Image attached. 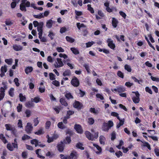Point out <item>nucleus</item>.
I'll list each match as a JSON object with an SVG mask.
<instances>
[{"instance_id": "52", "label": "nucleus", "mask_w": 159, "mask_h": 159, "mask_svg": "<svg viewBox=\"0 0 159 159\" xmlns=\"http://www.w3.org/2000/svg\"><path fill=\"white\" fill-rule=\"evenodd\" d=\"M52 84L53 85L57 87L59 86L60 85L59 82L56 80L53 81L52 82Z\"/></svg>"}, {"instance_id": "16", "label": "nucleus", "mask_w": 159, "mask_h": 159, "mask_svg": "<svg viewBox=\"0 0 159 159\" xmlns=\"http://www.w3.org/2000/svg\"><path fill=\"white\" fill-rule=\"evenodd\" d=\"M13 49L16 51H21L23 49V48L22 46L17 45V44H14L13 46Z\"/></svg>"}, {"instance_id": "40", "label": "nucleus", "mask_w": 159, "mask_h": 159, "mask_svg": "<svg viewBox=\"0 0 159 159\" xmlns=\"http://www.w3.org/2000/svg\"><path fill=\"white\" fill-rule=\"evenodd\" d=\"M25 106L27 107H30L33 106V104L32 102H28L25 103Z\"/></svg>"}, {"instance_id": "29", "label": "nucleus", "mask_w": 159, "mask_h": 159, "mask_svg": "<svg viewBox=\"0 0 159 159\" xmlns=\"http://www.w3.org/2000/svg\"><path fill=\"white\" fill-rule=\"evenodd\" d=\"M41 151V150L40 149H37L36 151V153L38 157L42 159H43L44 158V157L41 155L40 154Z\"/></svg>"}, {"instance_id": "58", "label": "nucleus", "mask_w": 159, "mask_h": 159, "mask_svg": "<svg viewBox=\"0 0 159 159\" xmlns=\"http://www.w3.org/2000/svg\"><path fill=\"white\" fill-rule=\"evenodd\" d=\"M34 126H36L39 123V121L38 118H36L34 120Z\"/></svg>"}, {"instance_id": "49", "label": "nucleus", "mask_w": 159, "mask_h": 159, "mask_svg": "<svg viewBox=\"0 0 159 159\" xmlns=\"http://www.w3.org/2000/svg\"><path fill=\"white\" fill-rule=\"evenodd\" d=\"M111 115L112 116L116 117L118 120H120L119 117L118 116L119 115L117 113L115 112H112L111 113Z\"/></svg>"}, {"instance_id": "53", "label": "nucleus", "mask_w": 159, "mask_h": 159, "mask_svg": "<svg viewBox=\"0 0 159 159\" xmlns=\"http://www.w3.org/2000/svg\"><path fill=\"white\" fill-rule=\"evenodd\" d=\"M94 43V42L93 41L88 42V43H86V47L87 48L90 47L92 45H93Z\"/></svg>"}, {"instance_id": "50", "label": "nucleus", "mask_w": 159, "mask_h": 159, "mask_svg": "<svg viewBox=\"0 0 159 159\" xmlns=\"http://www.w3.org/2000/svg\"><path fill=\"white\" fill-rule=\"evenodd\" d=\"M48 35V36L51 39H53V37L54 35V34L52 31H50Z\"/></svg>"}, {"instance_id": "47", "label": "nucleus", "mask_w": 159, "mask_h": 159, "mask_svg": "<svg viewBox=\"0 0 159 159\" xmlns=\"http://www.w3.org/2000/svg\"><path fill=\"white\" fill-rule=\"evenodd\" d=\"M34 17L40 19L42 18L44 16L42 13H40L37 15H34Z\"/></svg>"}, {"instance_id": "37", "label": "nucleus", "mask_w": 159, "mask_h": 159, "mask_svg": "<svg viewBox=\"0 0 159 159\" xmlns=\"http://www.w3.org/2000/svg\"><path fill=\"white\" fill-rule=\"evenodd\" d=\"M63 75L64 76H69L70 75V71L69 70H67L63 73Z\"/></svg>"}, {"instance_id": "22", "label": "nucleus", "mask_w": 159, "mask_h": 159, "mask_svg": "<svg viewBox=\"0 0 159 159\" xmlns=\"http://www.w3.org/2000/svg\"><path fill=\"white\" fill-rule=\"evenodd\" d=\"M53 24V21L51 20H48L46 23V26L49 28H51Z\"/></svg>"}, {"instance_id": "10", "label": "nucleus", "mask_w": 159, "mask_h": 159, "mask_svg": "<svg viewBox=\"0 0 159 159\" xmlns=\"http://www.w3.org/2000/svg\"><path fill=\"white\" fill-rule=\"evenodd\" d=\"M7 71V66L6 65H4L2 66L1 69V73L0 74V76L1 77H3L5 75V73Z\"/></svg>"}, {"instance_id": "32", "label": "nucleus", "mask_w": 159, "mask_h": 159, "mask_svg": "<svg viewBox=\"0 0 159 159\" xmlns=\"http://www.w3.org/2000/svg\"><path fill=\"white\" fill-rule=\"evenodd\" d=\"M31 143L32 144H34L35 147L38 146L39 141L36 139H34L31 141Z\"/></svg>"}, {"instance_id": "1", "label": "nucleus", "mask_w": 159, "mask_h": 159, "mask_svg": "<svg viewBox=\"0 0 159 159\" xmlns=\"http://www.w3.org/2000/svg\"><path fill=\"white\" fill-rule=\"evenodd\" d=\"M34 26L35 27H37V31L38 32L39 37L41 42H47V39L44 37H42L43 32V23L40 22H39L37 21H34L33 22Z\"/></svg>"}, {"instance_id": "24", "label": "nucleus", "mask_w": 159, "mask_h": 159, "mask_svg": "<svg viewBox=\"0 0 159 159\" xmlns=\"http://www.w3.org/2000/svg\"><path fill=\"white\" fill-rule=\"evenodd\" d=\"M13 22L14 21L13 20L10 19H8L6 20L5 23L6 25H11L13 24Z\"/></svg>"}, {"instance_id": "60", "label": "nucleus", "mask_w": 159, "mask_h": 159, "mask_svg": "<svg viewBox=\"0 0 159 159\" xmlns=\"http://www.w3.org/2000/svg\"><path fill=\"white\" fill-rule=\"evenodd\" d=\"M17 125L18 127L20 128H23L21 120H18Z\"/></svg>"}, {"instance_id": "9", "label": "nucleus", "mask_w": 159, "mask_h": 159, "mask_svg": "<svg viewBox=\"0 0 159 159\" xmlns=\"http://www.w3.org/2000/svg\"><path fill=\"white\" fill-rule=\"evenodd\" d=\"M7 87L6 86H4V88L1 87L0 89V101L5 96V90L7 89Z\"/></svg>"}, {"instance_id": "36", "label": "nucleus", "mask_w": 159, "mask_h": 159, "mask_svg": "<svg viewBox=\"0 0 159 159\" xmlns=\"http://www.w3.org/2000/svg\"><path fill=\"white\" fill-rule=\"evenodd\" d=\"M66 39L67 41L70 43H73L75 41L74 39L68 36L66 37Z\"/></svg>"}, {"instance_id": "56", "label": "nucleus", "mask_w": 159, "mask_h": 159, "mask_svg": "<svg viewBox=\"0 0 159 159\" xmlns=\"http://www.w3.org/2000/svg\"><path fill=\"white\" fill-rule=\"evenodd\" d=\"M57 50L59 52H64V50L61 47H57L56 48Z\"/></svg>"}, {"instance_id": "48", "label": "nucleus", "mask_w": 159, "mask_h": 159, "mask_svg": "<svg viewBox=\"0 0 159 159\" xmlns=\"http://www.w3.org/2000/svg\"><path fill=\"white\" fill-rule=\"evenodd\" d=\"M25 113L26 115V116L27 117H29L31 115V111L29 110H26Z\"/></svg>"}, {"instance_id": "5", "label": "nucleus", "mask_w": 159, "mask_h": 159, "mask_svg": "<svg viewBox=\"0 0 159 159\" xmlns=\"http://www.w3.org/2000/svg\"><path fill=\"white\" fill-rule=\"evenodd\" d=\"M132 93H134L135 95V96L133 97L132 98L133 102L135 103H139L140 101L139 98L140 95L139 92L138 91L135 92H132Z\"/></svg>"}, {"instance_id": "25", "label": "nucleus", "mask_w": 159, "mask_h": 159, "mask_svg": "<svg viewBox=\"0 0 159 159\" xmlns=\"http://www.w3.org/2000/svg\"><path fill=\"white\" fill-rule=\"evenodd\" d=\"M120 120V122L118 123L116 125V128H119L121 126L123 125L125 120L124 119L121 120L120 118V120Z\"/></svg>"}, {"instance_id": "7", "label": "nucleus", "mask_w": 159, "mask_h": 159, "mask_svg": "<svg viewBox=\"0 0 159 159\" xmlns=\"http://www.w3.org/2000/svg\"><path fill=\"white\" fill-rule=\"evenodd\" d=\"M33 127L32 124L29 122L27 123L25 126V131L27 133H30L32 130Z\"/></svg>"}, {"instance_id": "31", "label": "nucleus", "mask_w": 159, "mask_h": 159, "mask_svg": "<svg viewBox=\"0 0 159 159\" xmlns=\"http://www.w3.org/2000/svg\"><path fill=\"white\" fill-rule=\"evenodd\" d=\"M0 139L2 140L4 143H7V140L6 139L3 134H0Z\"/></svg>"}, {"instance_id": "61", "label": "nucleus", "mask_w": 159, "mask_h": 159, "mask_svg": "<svg viewBox=\"0 0 159 159\" xmlns=\"http://www.w3.org/2000/svg\"><path fill=\"white\" fill-rule=\"evenodd\" d=\"M60 157L61 159H68V156L67 155L62 154L60 155Z\"/></svg>"}, {"instance_id": "15", "label": "nucleus", "mask_w": 159, "mask_h": 159, "mask_svg": "<svg viewBox=\"0 0 159 159\" xmlns=\"http://www.w3.org/2000/svg\"><path fill=\"white\" fill-rule=\"evenodd\" d=\"M5 127L7 130L11 131L14 134V127L13 126L9 124H7L5 125Z\"/></svg>"}, {"instance_id": "21", "label": "nucleus", "mask_w": 159, "mask_h": 159, "mask_svg": "<svg viewBox=\"0 0 159 159\" xmlns=\"http://www.w3.org/2000/svg\"><path fill=\"white\" fill-rule=\"evenodd\" d=\"M70 50L75 55H77L79 54V51L78 49L74 47L71 48H70Z\"/></svg>"}, {"instance_id": "27", "label": "nucleus", "mask_w": 159, "mask_h": 159, "mask_svg": "<svg viewBox=\"0 0 159 159\" xmlns=\"http://www.w3.org/2000/svg\"><path fill=\"white\" fill-rule=\"evenodd\" d=\"M71 141L70 138V137H67L64 140L63 142L64 143L69 144L70 143Z\"/></svg>"}, {"instance_id": "34", "label": "nucleus", "mask_w": 159, "mask_h": 159, "mask_svg": "<svg viewBox=\"0 0 159 159\" xmlns=\"http://www.w3.org/2000/svg\"><path fill=\"white\" fill-rule=\"evenodd\" d=\"M57 126L59 128L61 129H63L65 128V126L62 122L58 123L57 124Z\"/></svg>"}, {"instance_id": "44", "label": "nucleus", "mask_w": 159, "mask_h": 159, "mask_svg": "<svg viewBox=\"0 0 159 159\" xmlns=\"http://www.w3.org/2000/svg\"><path fill=\"white\" fill-rule=\"evenodd\" d=\"M125 69L129 72H130L132 70L130 66L129 65L126 64L125 66Z\"/></svg>"}, {"instance_id": "8", "label": "nucleus", "mask_w": 159, "mask_h": 159, "mask_svg": "<svg viewBox=\"0 0 159 159\" xmlns=\"http://www.w3.org/2000/svg\"><path fill=\"white\" fill-rule=\"evenodd\" d=\"M78 157V154L75 151H73L70 155L68 156V159H77Z\"/></svg>"}, {"instance_id": "13", "label": "nucleus", "mask_w": 159, "mask_h": 159, "mask_svg": "<svg viewBox=\"0 0 159 159\" xmlns=\"http://www.w3.org/2000/svg\"><path fill=\"white\" fill-rule=\"evenodd\" d=\"M108 43V46L111 49H114L115 47V45L113 43V41L110 39H108L107 41Z\"/></svg>"}, {"instance_id": "17", "label": "nucleus", "mask_w": 159, "mask_h": 159, "mask_svg": "<svg viewBox=\"0 0 159 159\" xmlns=\"http://www.w3.org/2000/svg\"><path fill=\"white\" fill-rule=\"evenodd\" d=\"M85 134L86 137L90 140H93L94 139V138L92 136L91 133L88 131H86L85 132Z\"/></svg>"}, {"instance_id": "42", "label": "nucleus", "mask_w": 159, "mask_h": 159, "mask_svg": "<svg viewBox=\"0 0 159 159\" xmlns=\"http://www.w3.org/2000/svg\"><path fill=\"white\" fill-rule=\"evenodd\" d=\"M19 97L20 100L21 102H23L25 100L26 98L25 97L23 96V94L21 93H20L19 94Z\"/></svg>"}, {"instance_id": "6", "label": "nucleus", "mask_w": 159, "mask_h": 159, "mask_svg": "<svg viewBox=\"0 0 159 159\" xmlns=\"http://www.w3.org/2000/svg\"><path fill=\"white\" fill-rule=\"evenodd\" d=\"M71 83L74 87H78L79 85V81L78 79L75 77H74L71 80Z\"/></svg>"}, {"instance_id": "41", "label": "nucleus", "mask_w": 159, "mask_h": 159, "mask_svg": "<svg viewBox=\"0 0 159 159\" xmlns=\"http://www.w3.org/2000/svg\"><path fill=\"white\" fill-rule=\"evenodd\" d=\"M60 102L61 103L65 106H66L67 105V103L65 100L64 98H61L60 100Z\"/></svg>"}, {"instance_id": "12", "label": "nucleus", "mask_w": 159, "mask_h": 159, "mask_svg": "<svg viewBox=\"0 0 159 159\" xmlns=\"http://www.w3.org/2000/svg\"><path fill=\"white\" fill-rule=\"evenodd\" d=\"M74 107L78 109H80L82 107V104L79 102L75 101L73 104Z\"/></svg>"}, {"instance_id": "62", "label": "nucleus", "mask_w": 159, "mask_h": 159, "mask_svg": "<svg viewBox=\"0 0 159 159\" xmlns=\"http://www.w3.org/2000/svg\"><path fill=\"white\" fill-rule=\"evenodd\" d=\"M117 75L119 77L123 78L124 77V75L120 71H118L117 73Z\"/></svg>"}, {"instance_id": "45", "label": "nucleus", "mask_w": 159, "mask_h": 159, "mask_svg": "<svg viewBox=\"0 0 159 159\" xmlns=\"http://www.w3.org/2000/svg\"><path fill=\"white\" fill-rule=\"evenodd\" d=\"M14 89L13 88H11L9 90V94L11 97H12L14 96Z\"/></svg>"}, {"instance_id": "14", "label": "nucleus", "mask_w": 159, "mask_h": 159, "mask_svg": "<svg viewBox=\"0 0 159 159\" xmlns=\"http://www.w3.org/2000/svg\"><path fill=\"white\" fill-rule=\"evenodd\" d=\"M45 87L43 85V82H41L39 87V91L41 93H43L45 92Z\"/></svg>"}, {"instance_id": "3", "label": "nucleus", "mask_w": 159, "mask_h": 159, "mask_svg": "<svg viewBox=\"0 0 159 159\" xmlns=\"http://www.w3.org/2000/svg\"><path fill=\"white\" fill-rule=\"evenodd\" d=\"M30 5V2L27 0H22L21 3L20 5V9L22 11H25L26 10V7H29Z\"/></svg>"}, {"instance_id": "35", "label": "nucleus", "mask_w": 159, "mask_h": 159, "mask_svg": "<svg viewBox=\"0 0 159 159\" xmlns=\"http://www.w3.org/2000/svg\"><path fill=\"white\" fill-rule=\"evenodd\" d=\"M105 140V138L104 136H100V143L101 144L104 145Z\"/></svg>"}, {"instance_id": "63", "label": "nucleus", "mask_w": 159, "mask_h": 159, "mask_svg": "<svg viewBox=\"0 0 159 159\" xmlns=\"http://www.w3.org/2000/svg\"><path fill=\"white\" fill-rule=\"evenodd\" d=\"M59 56L60 57L63 58L65 59H66L67 57V56L66 54L62 53L59 54Z\"/></svg>"}, {"instance_id": "4", "label": "nucleus", "mask_w": 159, "mask_h": 159, "mask_svg": "<svg viewBox=\"0 0 159 159\" xmlns=\"http://www.w3.org/2000/svg\"><path fill=\"white\" fill-rule=\"evenodd\" d=\"M53 65L55 68H57L62 67L64 66V63L61 59L57 58Z\"/></svg>"}, {"instance_id": "55", "label": "nucleus", "mask_w": 159, "mask_h": 159, "mask_svg": "<svg viewBox=\"0 0 159 159\" xmlns=\"http://www.w3.org/2000/svg\"><path fill=\"white\" fill-rule=\"evenodd\" d=\"M50 79L51 80H54L55 79V75L52 73H50L49 74Z\"/></svg>"}, {"instance_id": "46", "label": "nucleus", "mask_w": 159, "mask_h": 159, "mask_svg": "<svg viewBox=\"0 0 159 159\" xmlns=\"http://www.w3.org/2000/svg\"><path fill=\"white\" fill-rule=\"evenodd\" d=\"M118 92L119 93H121L124 92L125 91V89L124 88L121 86L117 87Z\"/></svg>"}, {"instance_id": "30", "label": "nucleus", "mask_w": 159, "mask_h": 159, "mask_svg": "<svg viewBox=\"0 0 159 159\" xmlns=\"http://www.w3.org/2000/svg\"><path fill=\"white\" fill-rule=\"evenodd\" d=\"M83 145L82 143L80 142H79L76 144V147L77 148L80 149L81 150H84V147H83Z\"/></svg>"}, {"instance_id": "11", "label": "nucleus", "mask_w": 159, "mask_h": 159, "mask_svg": "<svg viewBox=\"0 0 159 159\" xmlns=\"http://www.w3.org/2000/svg\"><path fill=\"white\" fill-rule=\"evenodd\" d=\"M74 128L78 133L82 134L83 133V131L82 129L81 126L79 125H75Z\"/></svg>"}, {"instance_id": "28", "label": "nucleus", "mask_w": 159, "mask_h": 159, "mask_svg": "<svg viewBox=\"0 0 159 159\" xmlns=\"http://www.w3.org/2000/svg\"><path fill=\"white\" fill-rule=\"evenodd\" d=\"M118 21L115 18H113L112 20V25L114 28H116L117 25Z\"/></svg>"}, {"instance_id": "33", "label": "nucleus", "mask_w": 159, "mask_h": 159, "mask_svg": "<svg viewBox=\"0 0 159 159\" xmlns=\"http://www.w3.org/2000/svg\"><path fill=\"white\" fill-rule=\"evenodd\" d=\"M65 96L66 98L68 99H70L73 98V96L71 94L68 92H67L65 94Z\"/></svg>"}, {"instance_id": "51", "label": "nucleus", "mask_w": 159, "mask_h": 159, "mask_svg": "<svg viewBox=\"0 0 159 159\" xmlns=\"http://www.w3.org/2000/svg\"><path fill=\"white\" fill-rule=\"evenodd\" d=\"M88 122L90 125H92L94 123V120L92 118H89L88 119Z\"/></svg>"}, {"instance_id": "54", "label": "nucleus", "mask_w": 159, "mask_h": 159, "mask_svg": "<svg viewBox=\"0 0 159 159\" xmlns=\"http://www.w3.org/2000/svg\"><path fill=\"white\" fill-rule=\"evenodd\" d=\"M43 133V129H40L39 130H38L37 131L35 132V134L37 135H40Z\"/></svg>"}, {"instance_id": "39", "label": "nucleus", "mask_w": 159, "mask_h": 159, "mask_svg": "<svg viewBox=\"0 0 159 159\" xmlns=\"http://www.w3.org/2000/svg\"><path fill=\"white\" fill-rule=\"evenodd\" d=\"M88 10L90 11L91 13H93L94 11L93 8L91 7V5L90 4H88L87 5Z\"/></svg>"}, {"instance_id": "19", "label": "nucleus", "mask_w": 159, "mask_h": 159, "mask_svg": "<svg viewBox=\"0 0 159 159\" xmlns=\"http://www.w3.org/2000/svg\"><path fill=\"white\" fill-rule=\"evenodd\" d=\"M33 70V68L32 66H27L26 67L25 71L26 74H28L29 73H31Z\"/></svg>"}, {"instance_id": "18", "label": "nucleus", "mask_w": 159, "mask_h": 159, "mask_svg": "<svg viewBox=\"0 0 159 159\" xmlns=\"http://www.w3.org/2000/svg\"><path fill=\"white\" fill-rule=\"evenodd\" d=\"M41 98L39 96L36 97L34 98L31 99V101L32 102H34L35 103H38L41 101Z\"/></svg>"}, {"instance_id": "43", "label": "nucleus", "mask_w": 159, "mask_h": 159, "mask_svg": "<svg viewBox=\"0 0 159 159\" xmlns=\"http://www.w3.org/2000/svg\"><path fill=\"white\" fill-rule=\"evenodd\" d=\"M46 137L48 139L47 141L48 143L52 142L54 140V139H53L52 137H49L48 135H47Z\"/></svg>"}, {"instance_id": "20", "label": "nucleus", "mask_w": 159, "mask_h": 159, "mask_svg": "<svg viewBox=\"0 0 159 159\" xmlns=\"http://www.w3.org/2000/svg\"><path fill=\"white\" fill-rule=\"evenodd\" d=\"M58 150L60 152L63 151L64 150V146L63 143L61 142L60 143L58 144L57 145Z\"/></svg>"}, {"instance_id": "64", "label": "nucleus", "mask_w": 159, "mask_h": 159, "mask_svg": "<svg viewBox=\"0 0 159 159\" xmlns=\"http://www.w3.org/2000/svg\"><path fill=\"white\" fill-rule=\"evenodd\" d=\"M154 152L156 156H159V149L156 148L154 149Z\"/></svg>"}, {"instance_id": "23", "label": "nucleus", "mask_w": 159, "mask_h": 159, "mask_svg": "<svg viewBox=\"0 0 159 159\" xmlns=\"http://www.w3.org/2000/svg\"><path fill=\"white\" fill-rule=\"evenodd\" d=\"M102 129L105 131H107L110 128L108 126L107 123H105L103 124Z\"/></svg>"}, {"instance_id": "26", "label": "nucleus", "mask_w": 159, "mask_h": 159, "mask_svg": "<svg viewBox=\"0 0 159 159\" xmlns=\"http://www.w3.org/2000/svg\"><path fill=\"white\" fill-rule=\"evenodd\" d=\"M76 92L81 97H83L85 94L84 92L80 89L77 90Z\"/></svg>"}, {"instance_id": "57", "label": "nucleus", "mask_w": 159, "mask_h": 159, "mask_svg": "<svg viewBox=\"0 0 159 159\" xmlns=\"http://www.w3.org/2000/svg\"><path fill=\"white\" fill-rule=\"evenodd\" d=\"M22 106V105L19 104L17 107V111L18 112H20L21 111Z\"/></svg>"}, {"instance_id": "59", "label": "nucleus", "mask_w": 159, "mask_h": 159, "mask_svg": "<svg viewBox=\"0 0 159 159\" xmlns=\"http://www.w3.org/2000/svg\"><path fill=\"white\" fill-rule=\"evenodd\" d=\"M51 124V123L50 121H47L46 123V125H45L46 128L47 129H49L50 126Z\"/></svg>"}, {"instance_id": "2", "label": "nucleus", "mask_w": 159, "mask_h": 159, "mask_svg": "<svg viewBox=\"0 0 159 159\" xmlns=\"http://www.w3.org/2000/svg\"><path fill=\"white\" fill-rule=\"evenodd\" d=\"M7 148L10 151H13L14 149H18V144L17 142L16 141V139H14V142L12 143H8L7 145Z\"/></svg>"}, {"instance_id": "38", "label": "nucleus", "mask_w": 159, "mask_h": 159, "mask_svg": "<svg viewBox=\"0 0 159 159\" xmlns=\"http://www.w3.org/2000/svg\"><path fill=\"white\" fill-rule=\"evenodd\" d=\"M5 62L8 65H11L13 62L12 59L10 58L8 59H6L5 60Z\"/></svg>"}]
</instances>
